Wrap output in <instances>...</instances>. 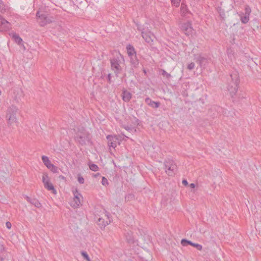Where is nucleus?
Wrapping results in <instances>:
<instances>
[{
  "mask_svg": "<svg viewBox=\"0 0 261 261\" xmlns=\"http://www.w3.org/2000/svg\"><path fill=\"white\" fill-rule=\"evenodd\" d=\"M75 130L76 131L75 136V140L81 145L91 144L92 143L90 135L86 131L84 127H78Z\"/></svg>",
  "mask_w": 261,
  "mask_h": 261,
  "instance_id": "f257e3e1",
  "label": "nucleus"
},
{
  "mask_svg": "<svg viewBox=\"0 0 261 261\" xmlns=\"http://www.w3.org/2000/svg\"><path fill=\"white\" fill-rule=\"evenodd\" d=\"M239 83V74L237 71H234L230 75V77L228 79L227 90L231 97H233L236 94Z\"/></svg>",
  "mask_w": 261,
  "mask_h": 261,
  "instance_id": "f03ea898",
  "label": "nucleus"
},
{
  "mask_svg": "<svg viewBox=\"0 0 261 261\" xmlns=\"http://www.w3.org/2000/svg\"><path fill=\"white\" fill-rule=\"evenodd\" d=\"M121 60L124 61L123 57L121 55L111 60V68L116 76L118 75L122 70L120 66Z\"/></svg>",
  "mask_w": 261,
  "mask_h": 261,
  "instance_id": "7ed1b4c3",
  "label": "nucleus"
},
{
  "mask_svg": "<svg viewBox=\"0 0 261 261\" xmlns=\"http://www.w3.org/2000/svg\"><path fill=\"white\" fill-rule=\"evenodd\" d=\"M18 110L17 107L14 105H12L8 109L6 113V118H7L9 125H11L12 123L16 122L17 118L16 114Z\"/></svg>",
  "mask_w": 261,
  "mask_h": 261,
  "instance_id": "20e7f679",
  "label": "nucleus"
},
{
  "mask_svg": "<svg viewBox=\"0 0 261 261\" xmlns=\"http://www.w3.org/2000/svg\"><path fill=\"white\" fill-rule=\"evenodd\" d=\"M166 172L170 176L174 174V171L176 170V165L172 160H168L164 163Z\"/></svg>",
  "mask_w": 261,
  "mask_h": 261,
  "instance_id": "39448f33",
  "label": "nucleus"
},
{
  "mask_svg": "<svg viewBox=\"0 0 261 261\" xmlns=\"http://www.w3.org/2000/svg\"><path fill=\"white\" fill-rule=\"evenodd\" d=\"M73 193L74 198L70 202V205L74 208H76L81 205V200L83 197L76 189L73 191Z\"/></svg>",
  "mask_w": 261,
  "mask_h": 261,
  "instance_id": "423d86ee",
  "label": "nucleus"
},
{
  "mask_svg": "<svg viewBox=\"0 0 261 261\" xmlns=\"http://www.w3.org/2000/svg\"><path fill=\"white\" fill-rule=\"evenodd\" d=\"M251 12V8L249 6H246L245 8V13L240 12L239 15L240 17L241 22L243 23H247L249 20V16Z\"/></svg>",
  "mask_w": 261,
  "mask_h": 261,
  "instance_id": "0eeeda50",
  "label": "nucleus"
},
{
  "mask_svg": "<svg viewBox=\"0 0 261 261\" xmlns=\"http://www.w3.org/2000/svg\"><path fill=\"white\" fill-rule=\"evenodd\" d=\"M11 28L10 23L0 15V32L8 31Z\"/></svg>",
  "mask_w": 261,
  "mask_h": 261,
  "instance_id": "6e6552de",
  "label": "nucleus"
},
{
  "mask_svg": "<svg viewBox=\"0 0 261 261\" xmlns=\"http://www.w3.org/2000/svg\"><path fill=\"white\" fill-rule=\"evenodd\" d=\"M36 16L38 17V21L41 26H44L51 21V19L49 18L44 14L40 15L39 12L36 13Z\"/></svg>",
  "mask_w": 261,
  "mask_h": 261,
  "instance_id": "1a4fd4ad",
  "label": "nucleus"
},
{
  "mask_svg": "<svg viewBox=\"0 0 261 261\" xmlns=\"http://www.w3.org/2000/svg\"><path fill=\"white\" fill-rule=\"evenodd\" d=\"M142 37L144 39L145 41L148 43H151L152 42L153 39L154 38V35L150 31L148 32H142Z\"/></svg>",
  "mask_w": 261,
  "mask_h": 261,
  "instance_id": "9d476101",
  "label": "nucleus"
},
{
  "mask_svg": "<svg viewBox=\"0 0 261 261\" xmlns=\"http://www.w3.org/2000/svg\"><path fill=\"white\" fill-rule=\"evenodd\" d=\"M105 218H99L98 219V223L101 227H105L111 222V220L108 214L105 215Z\"/></svg>",
  "mask_w": 261,
  "mask_h": 261,
  "instance_id": "9b49d317",
  "label": "nucleus"
},
{
  "mask_svg": "<svg viewBox=\"0 0 261 261\" xmlns=\"http://www.w3.org/2000/svg\"><path fill=\"white\" fill-rule=\"evenodd\" d=\"M107 138L108 140V143L109 146L110 147L115 148L117 146L118 139L115 137L110 135L108 136Z\"/></svg>",
  "mask_w": 261,
  "mask_h": 261,
  "instance_id": "f8f14e48",
  "label": "nucleus"
},
{
  "mask_svg": "<svg viewBox=\"0 0 261 261\" xmlns=\"http://www.w3.org/2000/svg\"><path fill=\"white\" fill-rule=\"evenodd\" d=\"M181 30L186 35H189L192 33L193 29L189 23H184L181 26Z\"/></svg>",
  "mask_w": 261,
  "mask_h": 261,
  "instance_id": "ddd939ff",
  "label": "nucleus"
},
{
  "mask_svg": "<svg viewBox=\"0 0 261 261\" xmlns=\"http://www.w3.org/2000/svg\"><path fill=\"white\" fill-rule=\"evenodd\" d=\"M180 14L182 16L187 17L188 15L190 14L191 12L188 10L187 6L182 2L180 6Z\"/></svg>",
  "mask_w": 261,
  "mask_h": 261,
  "instance_id": "4468645a",
  "label": "nucleus"
},
{
  "mask_svg": "<svg viewBox=\"0 0 261 261\" xmlns=\"http://www.w3.org/2000/svg\"><path fill=\"white\" fill-rule=\"evenodd\" d=\"M196 62H198L201 67L205 68L206 65L208 60L207 58L201 56H198L196 59Z\"/></svg>",
  "mask_w": 261,
  "mask_h": 261,
  "instance_id": "2eb2a0df",
  "label": "nucleus"
},
{
  "mask_svg": "<svg viewBox=\"0 0 261 261\" xmlns=\"http://www.w3.org/2000/svg\"><path fill=\"white\" fill-rule=\"evenodd\" d=\"M145 101L149 106L152 108H158L160 106V102L154 101L149 97L146 98Z\"/></svg>",
  "mask_w": 261,
  "mask_h": 261,
  "instance_id": "dca6fc26",
  "label": "nucleus"
},
{
  "mask_svg": "<svg viewBox=\"0 0 261 261\" xmlns=\"http://www.w3.org/2000/svg\"><path fill=\"white\" fill-rule=\"evenodd\" d=\"M12 38L14 39V41L16 43H17L18 45L22 46L24 50H25V47L24 45L23 44H22V39L16 33L12 34Z\"/></svg>",
  "mask_w": 261,
  "mask_h": 261,
  "instance_id": "f3484780",
  "label": "nucleus"
},
{
  "mask_svg": "<svg viewBox=\"0 0 261 261\" xmlns=\"http://www.w3.org/2000/svg\"><path fill=\"white\" fill-rule=\"evenodd\" d=\"M132 98V94L128 91L124 90L122 92V99L125 102H128Z\"/></svg>",
  "mask_w": 261,
  "mask_h": 261,
  "instance_id": "a211bd4d",
  "label": "nucleus"
},
{
  "mask_svg": "<svg viewBox=\"0 0 261 261\" xmlns=\"http://www.w3.org/2000/svg\"><path fill=\"white\" fill-rule=\"evenodd\" d=\"M125 236L126 240L128 243L131 244L134 242V238L133 236V232L131 231L127 232L125 234Z\"/></svg>",
  "mask_w": 261,
  "mask_h": 261,
  "instance_id": "6ab92c4d",
  "label": "nucleus"
},
{
  "mask_svg": "<svg viewBox=\"0 0 261 261\" xmlns=\"http://www.w3.org/2000/svg\"><path fill=\"white\" fill-rule=\"evenodd\" d=\"M126 49L127 50V54L129 57H134L136 56V51L133 46L130 45H127Z\"/></svg>",
  "mask_w": 261,
  "mask_h": 261,
  "instance_id": "aec40b11",
  "label": "nucleus"
},
{
  "mask_svg": "<svg viewBox=\"0 0 261 261\" xmlns=\"http://www.w3.org/2000/svg\"><path fill=\"white\" fill-rule=\"evenodd\" d=\"M42 161L44 163V164L46 166V167L48 169L50 166L53 165V164L51 163L50 160H49L48 158L45 155H42Z\"/></svg>",
  "mask_w": 261,
  "mask_h": 261,
  "instance_id": "412c9836",
  "label": "nucleus"
},
{
  "mask_svg": "<svg viewBox=\"0 0 261 261\" xmlns=\"http://www.w3.org/2000/svg\"><path fill=\"white\" fill-rule=\"evenodd\" d=\"M44 186L48 191H51L54 194H56L57 193V191L55 189L53 185L50 182V181L47 182V184L44 185Z\"/></svg>",
  "mask_w": 261,
  "mask_h": 261,
  "instance_id": "4be33fe9",
  "label": "nucleus"
},
{
  "mask_svg": "<svg viewBox=\"0 0 261 261\" xmlns=\"http://www.w3.org/2000/svg\"><path fill=\"white\" fill-rule=\"evenodd\" d=\"M31 203L37 208H39L41 206L40 202L36 198H33L32 200H31Z\"/></svg>",
  "mask_w": 261,
  "mask_h": 261,
  "instance_id": "5701e85b",
  "label": "nucleus"
},
{
  "mask_svg": "<svg viewBox=\"0 0 261 261\" xmlns=\"http://www.w3.org/2000/svg\"><path fill=\"white\" fill-rule=\"evenodd\" d=\"M130 62L133 65L134 67H136L138 63V60L136 59V56H134V57H130Z\"/></svg>",
  "mask_w": 261,
  "mask_h": 261,
  "instance_id": "b1692460",
  "label": "nucleus"
},
{
  "mask_svg": "<svg viewBox=\"0 0 261 261\" xmlns=\"http://www.w3.org/2000/svg\"><path fill=\"white\" fill-rule=\"evenodd\" d=\"M181 244L184 246H186L188 245H190L192 246V244H193V242H192L190 241H188L186 239H182L181 241Z\"/></svg>",
  "mask_w": 261,
  "mask_h": 261,
  "instance_id": "393cba45",
  "label": "nucleus"
},
{
  "mask_svg": "<svg viewBox=\"0 0 261 261\" xmlns=\"http://www.w3.org/2000/svg\"><path fill=\"white\" fill-rule=\"evenodd\" d=\"M89 166L90 169L93 171H97L98 170L99 168L96 164H89Z\"/></svg>",
  "mask_w": 261,
  "mask_h": 261,
  "instance_id": "a878e982",
  "label": "nucleus"
},
{
  "mask_svg": "<svg viewBox=\"0 0 261 261\" xmlns=\"http://www.w3.org/2000/svg\"><path fill=\"white\" fill-rule=\"evenodd\" d=\"M42 182L44 185L47 184V182H49V179L47 174H43L42 176Z\"/></svg>",
  "mask_w": 261,
  "mask_h": 261,
  "instance_id": "bb28decb",
  "label": "nucleus"
},
{
  "mask_svg": "<svg viewBox=\"0 0 261 261\" xmlns=\"http://www.w3.org/2000/svg\"><path fill=\"white\" fill-rule=\"evenodd\" d=\"M48 169L54 173H58L59 172V168L53 164L48 168Z\"/></svg>",
  "mask_w": 261,
  "mask_h": 261,
  "instance_id": "cd10ccee",
  "label": "nucleus"
},
{
  "mask_svg": "<svg viewBox=\"0 0 261 261\" xmlns=\"http://www.w3.org/2000/svg\"><path fill=\"white\" fill-rule=\"evenodd\" d=\"M124 128L126 130H127V131H128V132H129L132 133H134L136 132V129L134 127H130V126H124Z\"/></svg>",
  "mask_w": 261,
  "mask_h": 261,
  "instance_id": "c85d7f7f",
  "label": "nucleus"
},
{
  "mask_svg": "<svg viewBox=\"0 0 261 261\" xmlns=\"http://www.w3.org/2000/svg\"><path fill=\"white\" fill-rule=\"evenodd\" d=\"M81 254L84 257V258L86 259L87 261H91L89 256L86 252L82 251Z\"/></svg>",
  "mask_w": 261,
  "mask_h": 261,
  "instance_id": "c756f323",
  "label": "nucleus"
},
{
  "mask_svg": "<svg viewBox=\"0 0 261 261\" xmlns=\"http://www.w3.org/2000/svg\"><path fill=\"white\" fill-rule=\"evenodd\" d=\"M101 184L105 186H107L109 184L108 179L105 177H102V180H101Z\"/></svg>",
  "mask_w": 261,
  "mask_h": 261,
  "instance_id": "7c9ffc66",
  "label": "nucleus"
},
{
  "mask_svg": "<svg viewBox=\"0 0 261 261\" xmlns=\"http://www.w3.org/2000/svg\"><path fill=\"white\" fill-rule=\"evenodd\" d=\"M172 4L177 7L179 6L180 2L181 0H171Z\"/></svg>",
  "mask_w": 261,
  "mask_h": 261,
  "instance_id": "2f4dec72",
  "label": "nucleus"
},
{
  "mask_svg": "<svg viewBox=\"0 0 261 261\" xmlns=\"http://www.w3.org/2000/svg\"><path fill=\"white\" fill-rule=\"evenodd\" d=\"M192 246L196 248L198 250H201L202 249V245L198 244H196V243H193V244H192Z\"/></svg>",
  "mask_w": 261,
  "mask_h": 261,
  "instance_id": "473e14b6",
  "label": "nucleus"
},
{
  "mask_svg": "<svg viewBox=\"0 0 261 261\" xmlns=\"http://www.w3.org/2000/svg\"><path fill=\"white\" fill-rule=\"evenodd\" d=\"M162 74L163 76H166V78H167V79H169L171 77V75L169 73H167L164 70H162Z\"/></svg>",
  "mask_w": 261,
  "mask_h": 261,
  "instance_id": "72a5a7b5",
  "label": "nucleus"
},
{
  "mask_svg": "<svg viewBox=\"0 0 261 261\" xmlns=\"http://www.w3.org/2000/svg\"><path fill=\"white\" fill-rule=\"evenodd\" d=\"M77 180L79 183L82 184H84L85 181L84 178L80 174L78 175Z\"/></svg>",
  "mask_w": 261,
  "mask_h": 261,
  "instance_id": "f704fd0d",
  "label": "nucleus"
},
{
  "mask_svg": "<svg viewBox=\"0 0 261 261\" xmlns=\"http://www.w3.org/2000/svg\"><path fill=\"white\" fill-rule=\"evenodd\" d=\"M5 11V6L2 0H0V12H3Z\"/></svg>",
  "mask_w": 261,
  "mask_h": 261,
  "instance_id": "c9c22d12",
  "label": "nucleus"
},
{
  "mask_svg": "<svg viewBox=\"0 0 261 261\" xmlns=\"http://www.w3.org/2000/svg\"><path fill=\"white\" fill-rule=\"evenodd\" d=\"M194 67H195V64L193 62L189 64L188 65V69L190 70L193 69L194 68Z\"/></svg>",
  "mask_w": 261,
  "mask_h": 261,
  "instance_id": "e433bc0d",
  "label": "nucleus"
},
{
  "mask_svg": "<svg viewBox=\"0 0 261 261\" xmlns=\"http://www.w3.org/2000/svg\"><path fill=\"white\" fill-rule=\"evenodd\" d=\"M6 225V227L8 229H10L12 226L11 223L10 222H7Z\"/></svg>",
  "mask_w": 261,
  "mask_h": 261,
  "instance_id": "4c0bfd02",
  "label": "nucleus"
},
{
  "mask_svg": "<svg viewBox=\"0 0 261 261\" xmlns=\"http://www.w3.org/2000/svg\"><path fill=\"white\" fill-rule=\"evenodd\" d=\"M182 183L185 186H187L188 185V182L187 181V180L186 179H184L182 181Z\"/></svg>",
  "mask_w": 261,
  "mask_h": 261,
  "instance_id": "58836bf2",
  "label": "nucleus"
},
{
  "mask_svg": "<svg viewBox=\"0 0 261 261\" xmlns=\"http://www.w3.org/2000/svg\"><path fill=\"white\" fill-rule=\"evenodd\" d=\"M33 198H31L28 196H26V199L28 201H29L30 203H31V200H32Z\"/></svg>",
  "mask_w": 261,
  "mask_h": 261,
  "instance_id": "ea45409f",
  "label": "nucleus"
},
{
  "mask_svg": "<svg viewBox=\"0 0 261 261\" xmlns=\"http://www.w3.org/2000/svg\"><path fill=\"white\" fill-rule=\"evenodd\" d=\"M189 186H190V187L191 188L193 189V188H194L195 187V185L194 184H193V183H192V184H191L189 185Z\"/></svg>",
  "mask_w": 261,
  "mask_h": 261,
  "instance_id": "a19ab883",
  "label": "nucleus"
},
{
  "mask_svg": "<svg viewBox=\"0 0 261 261\" xmlns=\"http://www.w3.org/2000/svg\"><path fill=\"white\" fill-rule=\"evenodd\" d=\"M110 78H111V74H109V75H108V79H109V81H110Z\"/></svg>",
  "mask_w": 261,
  "mask_h": 261,
  "instance_id": "79ce46f5",
  "label": "nucleus"
},
{
  "mask_svg": "<svg viewBox=\"0 0 261 261\" xmlns=\"http://www.w3.org/2000/svg\"><path fill=\"white\" fill-rule=\"evenodd\" d=\"M3 259H4V258L3 257H0V260H1L0 261H3Z\"/></svg>",
  "mask_w": 261,
  "mask_h": 261,
  "instance_id": "37998d69",
  "label": "nucleus"
},
{
  "mask_svg": "<svg viewBox=\"0 0 261 261\" xmlns=\"http://www.w3.org/2000/svg\"><path fill=\"white\" fill-rule=\"evenodd\" d=\"M100 175V174H99V173H96V174L95 175V176H98V175Z\"/></svg>",
  "mask_w": 261,
  "mask_h": 261,
  "instance_id": "c03bdc74",
  "label": "nucleus"
},
{
  "mask_svg": "<svg viewBox=\"0 0 261 261\" xmlns=\"http://www.w3.org/2000/svg\"><path fill=\"white\" fill-rule=\"evenodd\" d=\"M1 94V92L0 91V95Z\"/></svg>",
  "mask_w": 261,
  "mask_h": 261,
  "instance_id": "a18cd8bd",
  "label": "nucleus"
}]
</instances>
